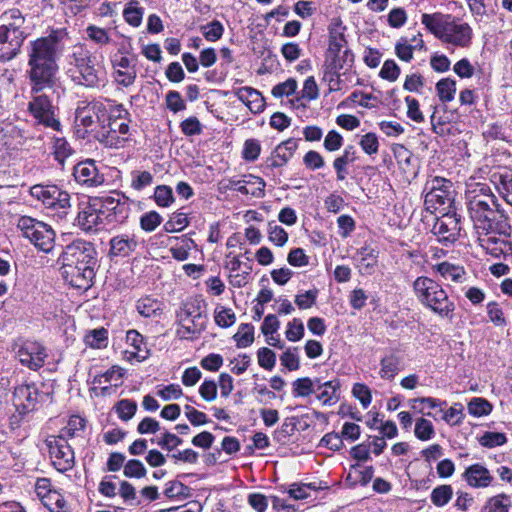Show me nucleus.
Wrapping results in <instances>:
<instances>
[{"label":"nucleus","mask_w":512,"mask_h":512,"mask_svg":"<svg viewBox=\"0 0 512 512\" xmlns=\"http://www.w3.org/2000/svg\"><path fill=\"white\" fill-rule=\"evenodd\" d=\"M465 198L470 218L478 230L499 235H511L509 216L501 208L487 184H469Z\"/></svg>","instance_id":"obj_1"},{"label":"nucleus","mask_w":512,"mask_h":512,"mask_svg":"<svg viewBox=\"0 0 512 512\" xmlns=\"http://www.w3.org/2000/svg\"><path fill=\"white\" fill-rule=\"evenodd\" d=\"M61 275L71 286L87 290L93 284L97 265L96 250L92 243L75 240L61 254Z\"/></svg>","instance_id":"obj_2"},{"label":"nucleus","mask_w":512,"mask_h":512,"mask_svg":"<svg viewBox=\"0 0 512 512\" xmlns=\"http://www.w3.org/2000/svg\"><path fill=\"white\" fill-rule=\"evenodd\" d=\"M417 301L441 318L452 319L456 306L446 290L434 279L419 276L412 284Z\"/></svg>","instance_id":"obj_3"},{"label":"nucleus","mask_w":512,"mask_h":512,"mask_svg":"<svg viewBox=\"0 0 512 512\" xmlns=\"http://www.w3.org/2000/svg\"><path fill=\"white\" fill-rule=\"evenodd\" d=\"M30 195L41 202L49 214L58 221L66 220L71 211V196L57 185L36 184L30 188Z\"/></svg>","instance_id":"obj_4"},{"label":"nucleus","mask_w":512,"mask_h":512,"mask_svg":"<svg viewBox=\"0 0 512 512\" xmlns=\"http://www.w3.org/2000/svg\"><path fill=\"white\" fill-rule=\"evenodd\" d=\"M72 67L69 69L72 80L79 85L95 87L101 80L102 67L88 50L74 47Z\"/></svg>","instance_id":"obj_5"},{"label":"nucleus","mask_w":512,"mask_h":512,"mask_svg":"<svg viewBox=\"0 0 512 512\" xmlns=\"http://www.w3.org/2000/svg\"><path fill=\"white\" fill-rule=\"evenodd\" d=\"M117 114L112 118L111 115L106 123L99 126L94 132V138L107 148H123L128 140L129 125L124 119L127 111L122 105L115 107Z\"/></svg>","instance_id":"obj_6"},{"label":"nucleus","mask_w":512,"mask_h":512,"mask_svg":"<svg viewBox=\"0 0 512 512\" xmlns=\"http://www.w3.org/2000/svg\"><path fill=\"white\" fill-rule=\"evenodd\" d=\"M17 227L36 248L48 253L54 247L55 232L48 224L29 216L19 218Z\"/></svg>","instance_id":"obj_7"},{"label":"nucleus","mask_w":512,"mask_h":512,"mask_svg":"<svg viewBox=\"0 0 512 512\" xmlns=\"http://www.w3.org/2000/svg\"><path fill=\"white\" fill-rule=\"evenodd\" d=\"M327 44L324 69H330L333 73L344 70L345 74L352 67L354 56L347 47L344 34H329Z\"/></svg>","instance_id":"obj_8"},{"label":"nucleus","mask_w":512,"mask_h":512,"mask_svg":"<svg viewBox=\"0 0 512 512\" xmlns=\"http://www.w3.org/2000/svg\"><path fill=\"white\" fill-rule=\"evenodd\" d=\"M29 79L31 82V93L37 94L45 89H50L56 81L58 67L55 61L29 60Z\"/></svg>","instance_id":"obj_9"},{"label":"nucleus","mask_w":512,"mask_h":512,"mask_svg":"<svg viewBox=\"0 0 512 512\" xmlns=\"http://www.w3.org/2000/svg\"><path fill=\"white\" fill-rule=\"evenodd\" d=\"M452 182L442 177H433L428 180L424 187L425 205L427 209H436L437 205L450 204L452 197Z\"/></svg>","instance_id":"obj_10"},{"label":"nucleus","mask_w":512,"mask_h":512,"mask_svg":"<svg viewBox=\"0 0 512 512\" xmlns=\"http://www.w3.org/2000/svg\"><path fill=\"white\" fill-rule=\"evenodd\" d=\"M461 216L455 211L443 214L437 218L433 225L432 233L437 240L445 246L456 242L461 232Z\"/></svg>","instance_id":"obj_11"},{"label":"nucleus","mask_w":512,"mask_h":512,"mask_svg":"<svg viewBox=\"0 0 512 512\" xmlns=\"http://www.w3.org/2000/svg\"><path fill=\"white\" fill-rule=\"evenodd\" d=\"M511 235H499L492 232H479V245L495 258H502L512 262V241Z\"/></svg>","instance_id":"obj_12"},{"label":"nucleus","mask_w":512,"mask_h":512,"mask_svg":"<svg viewBox=\"0 0 512 512\" xmlns=\"http://www.w3.org/2000/svg\"><path fill=\"white\" fill-rule=\"evenodd\" d=\"M77 225L84 231L98 230L106 222L100 197L90 199L79 207Z\"/></svg>","instance_id":"obj_13"},{"label":"nucleus","mask_w":512,"mask_h":512,"mask_svg":"<svg viewBox=\"0 0 512 512\" xmlns=\"http://www.w3.org/2000/svg\"><path fill=\"white\" fill-rule=\"evenodd\" d=\"M28 110L40 124L56 131L60 130L61 123L55 118L53 106L46 94H33Z\"/></svg>","instance_id":"obj_14"},{"label":"nucleus","mask_w":512,"mask_h":512,"mask_svg":"<svg viewBox=\"0 0 512 512\" xmlns=\"http://www.w3.org/2000/svg\"><path fill=\"white\" fill-rule=\"evenodd\" d=\"M48 447L52 464L59 472H66L74 467V451L64 436L49 441Z\"/></svg>","instance_id":"obj_15"},{"label":"nucleus","mask_w":512,"mask_h":512,"mask_svg":"<svg viewBox=\"0 0 512 512\" xmlns=\"http://www.w3.org/2000/svg\"><path fill=\"white\" fill-rule=\"evenodd\" d=\"M107 223H123L130 214L131 208L128 198L119 194L100 197Z\"/></svg>","instance_id":"obj_16"},{"label":"nucleus","mask_w":512,"mask_h":512,"mask_svg":"<svg viewBox=\"0 0 512 512\" xmlns=\"http://www.w3.org/2000/svg\"><path fill=\"white\" fill-rule=\"evenodd\" d=\"M20 363L32 370L40 369L47 358L45 347L36 341H25L16 351Z\"/></svg>","instance_id":"obj_17"},{"label":"nucleus","mask_w":512,"mask_h":512,"mask_svg":"<svg viewBox=\"0 0 512 512\" xmlns=\"http://www.w3.org/2000/svg\"><path fill=\"white\" fill-rule=\"evenodd\" d=\"M45 396L34 384H22L14 389L13 404L19 413L26 414L33 411Z\"/></svg>","instance_id":"obj_18"},{"label":"nucleus","mask_w":512,"mask_h":512,"mask_svg":"<svg viewBox=\"0 0 512 512\" xmlns=\"http://www.w3.org/2000/svg\"><path fill=\"white\" fill-rule=\"evenodd\" d=\"M73 176L75 181L86 188H95L104 183V175L101 174L92 159L82 161L74 166Z\"/></svg>","instance_id":"obj_19"},{"label":"nucleus","mask_w":512,"mask_h":512,"mask_svg":"<svg viewBox=\"0 0 512 512\" xmlns=\"http://www.w3.org/2000/svg\"><path fill=\"white\" fill-rule=\"evenodd\" d=\"M59 48V38L57 34L38 38L32 43V49L29 60L55 61V55Z\"/></svg>","instance_id":"obj_20"},{"label":"nucleus","mask_w":512,"mask_h":512,"mask_svg":"<svg viewBox=\"0 0 512 512\" xmlns=\"http://www.w3.org/2000/svg\"><path fill=\"white\" fill-rule=\"evenodd\" d=\"M421 21L430 32H463L462 27H458L455 24V18L450 14L440 12L433 14L424 13Z\"/></svg>","instance_id":"obj_21"},{"label":"nucleus","mask_w":512,"mask_h":512,"mask_svg":"<svg viewBox=\"0 0 512 512\" xmlns=\"http://www.w3.org/2000/svg\"><path fill=\"white\" fill-rule=\"evenodd\" d=\"M133 62L134 60L127 56H113L114 78L119 85L128 87L135 82L136 69Z\"/></svg>","instance_id":"obj_22"},{"label":"nucleus","mask_w":512,"mask_h":512,"mask_svg":"<svg viewBox=\"0 0 512 512\" xmlns=\"http://www.w3.org/2000/svg\"><path fill=\"white\" fill-rule=\"evenodd\" d=\"M109 255L112 257H127L138 247L135 235L120 234L111 238Z\"/></svg>","instance_id":"obj_23"},{"label":"nucleus","mask_w":512,"mask_h":512,"mask_svg":"<svg viewBox=\"0 0 512 512\" xmlns=\"http://www.w3.org/2000/svg\"><path fill=\"white\" fill-rule=\"evenodd\" d=\"M463 478L469 486L474 488L488 487L493 480L489 470L478 463L467 467L463 473Z\"/></svg>","instance_id":"obj_24"},{"label":"nucleus","mask_w":512,"mask_h":512,"mask_svg":"<svg viewBox=\"0 0 512 512\" xmlns=\"http://www.w3.org/2000/svg\"><path fill=\"white\" fill-rule=\"evenodd\" d=\"M234 95L243 102L251 112L260 113L264 110L265 100L262 94L251 87H240L233 91Z\"/></svg>","instance_id":"obj_25"},{"label":"nucleus","mask_w":512,"mask_h":512,"mask_svg":"<svg viewBox=\"0 0 512 512\" xmlns=\"http://www.w3.org/2000/svg\"><path fill=\"white\" fill-rule=\"evenodd\" d=\"M203 302L198 299H189L182 303L180 310L177 312L178 322H186L190 318H195L196 327L201 328L200 318H207L205 309L202 308Z\"/></svg>","instance_id":"obj_26"},{"label":"nucleus","mask_w":512,"mask_h":512,"mask_svg":"<svg viewBox=\"0 0 512 512\" xmlns=\"http://www.w3.org/2000/svg\"><path fill=\"white\" fill-rule=\"evenodd\" d=\"M23 41L22 34H0V60L13 59L18 54Z\"/></svg>","instance_id":"obj_27"},{"label":"nucleus","mask_w":512,"mask_h":512,"mask_svg":"<svg viewBox=\"0 0 512 512\" xmlns=\"http://www.w3.org/2000/svg\"><path fill=\"white\" fill-rule=\"evenodd\" d=\"M340 388V382L337 379L321 382L320 379H316L315 391H319L317 398L322 401L324 405H333L339 400L338 390Z\"/></svg>","instance_id":"obj_28"},{"label":"nucleus","mask_w":512,"mask_h":512,"mask_svg":"<svg viewBox=\"0 0 512 512\" xmlns=\"http://www.w3.org/2000/svg\"><path fill=\"white\" fill-rule=\"evenodd\" d=\"M86 104L97 120L99 126L106 123L110 115L113 118L117 114V112H115V107L117 105H114L113 102L108 99L93 100L91 102H86Z\"/></svg>","instance_id":"obj_29"},{"label":"nucleus","mask_w":512,"mask_h":512,"mask_svg":"<svg viewBox=\"0 0 512 512\" xmlns=\"http://www.w3.org/2000/svg\"><path fill=\"white\" fill-rule=\"evenodd\" d=\"M126 342L133 350L129 351L131 357L141 362L149 357V349L144 342L143 336L136 330H129L126 334Z\"/></svg>","instance_id":"obj_30"},{"label":"nucleus","mask_w":512,"mask_h":512,"mask_svg":"<svg viewBox=\"0 0 512 512\" xmlns=\"http://www.w3.org/2000/svg\"><path fill=\"white\" fill-rule=\"evenodd\" d=\"M491 180L505 201L512 205V171L493 173Z\"/></svg>","instance_id":"obj_31"},{"label":"nucleus","mask_w":512,"mask_h":512,"mask_svg":"<svg viewBox=\"0 0 512 512\" xmlns=\"http://www.w3.org/2000/svg\"><path fill=\"white\" fill-rule=\"evenodd\" d=\"M433 270L438 272L445 280H451L454 283H462L466 274L462 266L446 261L434 265Z\"/></svg>","instance_id":"obj_32"},{"label":"nucleus","mask_w":512,"mask_h":512,"mask_svg":"<svg viewBox=\"0 0 512 512\" xmlns=\"http://www.w3.org/2000/svg\"><path fill=\"white\" fill-rule=\"evenodd\" d=\"M356 151L352 145L347 146L342 155L335 158L333 167L337 174V180L343 181L348 173L347 165L353 163L356 160Z\"/></svg>","instance_id":"obj_33"},{"label":"nucleus","mask_w":512,"mask_h":512,"mask_svg":"<svg viewBox=\"0 0 512 512\" xmlns=\"http://www.w3.org/2000/svg\"><path fill=\"white\" fill-rule=\"evenodd\" d=\"M163 304L160 300L151 296L141 297L136 302L137 312L146 318L157 316L163 310Z\"/></svg>","instance_id":"obj_34"},{"label":"nucleus","mask_w":512,"mask_h":512,"mask_svg":"<svg viewBox=\"0 0 512 512\" xmlns=\"http://www.w3.org/2000/svg\"><path fill=\"white\" fill-rule=\"evenodd\" d=\"M297 148L298 140L294 138L287 139L286 141H283L277 145V147L274 149L275 157L280 158V161L273 162L272 167L284 166L293 157Z\"/></svg>","instance_id":"obj_35"},{"label":"nucleus","mask_w":512,"mask_h":512,"mask_svg":"<svg viewBox=\"0 0 512 512\" xmlns=\"http://www.w3.org/2000/svg\"><path fill=\"white\" fill-rule=\"evenodd\" d=\"M265 185V181L262 178L252 174L245 175L243 177V187L239 188V192L243 195L262 197Z\"/></svg>","instance_id":"obj_36"},{"label":"nucleus","mask_w":512,"mask_h":512,"mask_svg":"<svg viewBox=\"0 0 512 512\" xmlns=\"http://www.w3.org/2000/svg\"><path fill=\"white\" fill-rule=\"evenodd\" d=\"M199 323L201 324V328L195 326V318H191L188 324H186V322H178V328L176 330L177 337L180 339H193L198 337L206 329L207 318H200Z\"/></svg>","instance_id":"obj_37"},{"label":"nucleus","mask_w":512,"mask_h":512,"mask_svg":"<svg viewBox=\"0 0 512 512\" xmlns=\"http://www.w3.org/2000/svg\"><path fill=\"white\" fill-rule=\"evenodd\" d=\"M1 20L3 24L0 29H4L3 32H16L24 23V17L19 9H10L4 12Z\"/></svg>","instance_id":"obj_38"},{"label":"nucleus","mask_w":512,"mask_h":512,"mask_svg":"<svg viewBox=\"0 0 512 512\" xmlns=\"http://www.w3.org/2000/svg\"><path fill=\"white\" fill-rule=\"evenodd\" d=\"M400 358L394 354L385 356L380 361V377L382 379H392L399 371Z\"/></svg>","instance_id":"obj_39"},{"label":"nucleus","mask_w":512,"mask_h":512,"mask_svg":"<svg viewBox=\"0 0 512 512\" xmlns=\"http://www.w3.org/2000/svg\"><path fill=\"white\" fill-rule=\"evenodd\" d=\"M144 9L139 6V2L136 0L130 1L123 11L124 19L132 27H138L143 18Z\"/></svg>","instance_id":"obj_40"},{"label":"nucleus","mask_w":512,"mask_h":512,"mask_svg":"<svg viewBox=\"0 0 512 512\" xmlns=\"http://www.w3.org/2000/svg\"><path fill=\"white\" fill-rule=\"evenodd\" d=\"M75 122L77 126H83L86 129L92 128L97 122L85 101L80 102L76 108ZM91 131L94 130L91 129Z\"/></svg>","instance_id":"obj_41"},{"label":"nucleus","mask_w":512,"mask_h":512,"mask_svg":"<svg viewBox=\"0 0 512 512\" xmlns=\"http://www.w3.org/2000/svg\"><path fill=\"white\" fill-rule=\"evenodd\" d=\"M233 339L238 348L249 347L254 341V326L249 323H242L234 334Z\"/></svg>","instance_id":"obj_42"},{"label":"nucleus","mask_w":512,"mask_h":512,"mask_svg":"<svg viewBox=\"0 0 512 512\" xmlns=\"http://www.w3.org/2000/svg\"><path fill=\"white\" fill-rule=\"evenodd\" d=\"M73 153V148L65 138L54 137L53 155L59 164L64 165L65 160L69 158Z\"/></svg>","instance_id":"obj_43"},{"label":"nucleus","mask_w":512,"mask_h":512,"mask_svg":"<svg viewBox=\"0 0 512 512\" xmlns=\"http://www.w3.org/2000/svg\"><path fill=\"white\" fill-rule=\"evenodd\" d=\"M512 503L505 494L491 497L483 506L482 512H509Z\"/></svg>","instance_id":"obj_44"},{"label":"nucleus","mask_w":512,"mask_h":512,"mask_svg":"<svg viewBox=\"0 0 512 512\" xmlns=\"http://www.w3.org/2000/svg\"><path fill=\"white\" fill-rule=\"evenodd\" d=\"M436 91L440 101L450 102L456 93V82L449 78L441 79L436 84Z\"/></svg>","instance_id":"obj_45"},{"label":"nucleus","mask_w":512,"mask_h":512,"mask_svg":"<svg viewBox=\"0 0 512 512\" xmlns=\"http://www.w3.org/2000/svg\"><path fill=\"white\" fill-rule=\"evenodd\" d=\"M317 487L313 483H293L290 485L288 494L295 500H304L312 496L317 491Z\"/></svg>","instance_id":"obj_46"},{"label":"nucleus","mask_w":512,"mask_h":512,"mask_svg":"<svg viewBox=\"0 0 512 512\" xmlns=\"http://www.w3.org/2000/svg\"><path fill=\"white\" fill-rule=\"evenodd\" d=\"M453 496V489L451 485L443 484L435 487L431 492V502L437 506L442 507L446 505Z\"/></svg>","instance_id":"obj_47"},{"label":"nucleus","mask_w":512,"mask_h":512,"mask_svg":"<svg viewBox=\"0 0 512 512\" xmlns=\"http://www.w3.org/2000/svg\"><path fill=\"white\" fill-rule=\"evenodd\" d=\"M294 397H307L315 392L316 379L312 380L309 377L298 378L293 384Z\"/></svg>","instance_id":"obj_48"},{"label":"nucleus","mask_w":512,"mask_h":512,"mask_svg":"<svg viewBox=\"0 0 512 512\" xmlns=\"http://www.w3.org/2000/svg\"><path fill=\"white\" fill-rule=\"evenodd\" d=\"M189 224L188 217L185 213L174 212L169 220L164 224L163 228L168 233L179 232L185 229Z\"/></svg>","instance_id":"obj_49"},{"label":"nucleus","mask_w":512,"mask_h":512,"mask_svg":"<svg viewBox=\"0 0 512 512\" xmlns=\"http://www.w3.org/2000/svg\"><path fill=\"white\" fill-rule=\"evenodd\" d=\"M153 178L149 171H132L130 186L136 191H141L153 183Z\"/></svg>","instance_id":"obj_50"},{"label":"nucleus","mask_w":512,"mask_h":512,"mask_svg":"<svg viewBox=\"0 0 512 512\" xmlns=\"http://www.w3.org/2000/svg\"><path fill=\"white\" fill-rule=\"evenodd\" d=\"M108 331L104 328L94 329L86 334L84 341L91 348H102L106 346Z\"/></svg>","instance_id":"obj_51"},{"label":"nucleus","mask_w":512,"mask_h":512,"mask_svg":"<svg viewBox=\"0 0 512 512\" xmlns=\"http://www.w3.org/2000/svg\"><path fill=\"white\" fill-rule=\"evenodd\" d=\"M214 319L218 326L227 328L235 323L236 315L232 309L218 306L214 312Z\"/></svg>","instance_id":"obj_52"},{"label":"nucleus","mask_w":512,"mask_h":512,"mask_svg":"<svg viewBox=\"0 0 512 512\" xmlns=\"http://www.w3.org/2000/svg\"><path fill=\"white\" fill-rule=\"evenodd\" d=\"M468 412L475 416L481 417L488 415L492 411V405L484 398L475 397L468 403Z\"/></svg>","instance_id":"obj_53"},{"label":"nucleus","mask_w":512,"mask_h":512,"mask_svg":"<svg viewBox=\"0 0 512 512\" xmlns=\"http://www.w3.org/2000/svg\"><path fill=\"white\" fill-rule=\"evenodd\" d=\"M43 505L52 512H60L65 507V500L60 492L53 489L41 500Z\"/></svg>","instance_id":"obj_54"},{"label":"nucleus","mask_w":512,"mask_h":512,"mask_svg":"<svg viewBox=\"0 0 512 512\" xmlns=\"http://www.w3.org/2000/svg\"><path fill=\"white\" fill-rule=\"evenodd\" d=\"M118 417L123 421L130 420L137 411V403L130 399H122L115 405Z\"/></svg>","instance_id":"obj_55"},{"label":"nucleus","mask_w":512,"mask_h":512,"mask_svg":"<svg viewBox=\"0 0 512 512\" xmlns=\"http://www.w3.org/2000/svg\"><path fill=\"white\" fill-rule=\"evenodd\" d=\"M414 434L421 441L430 440L435 434L433 424L425 418L417 419Z\"/></svg>","instance_id":"obj_56"},{"label":"nucleus","mask_w":512,"mask_h":512,"mask_svg":"<svg viewBox=\"0 0 512 512\" xmlns=\"http://www.w3.org/2000/svg\"><path fill=\"white\" fill-rule=\"evenodd\" d=\"M152 442L156 443L162 449H165L168 452H171L175 448H177L179 445H181L183 440L180 437H178L177 435L170 433L168 431H165L164 433H162L161 437L157 438L156 440L153 439Z\"/></svg>","instance_id":"obj_57"},{"label":"nucleus","mask_w":512,"mask_h":512,"mask_svg":"<svg viewBox=\"0 0 512 512\" xmlns=\"http://www.w3.org/2000/svg\"><path fill=\"white\" fill-rule=\"evenodd\" d=\"M154 199L161 207L170 206L174 201L172 189L166 185L157 186L154 191Z\"/></svg>","instance_id":"obj_58"},{"label":"nucleus","mask_w":512,"mask_h":512,"mask_svg":"<svg viewBox=\"0 0 512 512\" xmlns=\"http://www.w3.org/2000/svg\"><path fill=\"white\" fill-rule=\"evenodd\" d=\"M269 240L277 246H284L288 241V233L275 222L268 224Z\"/></svg>","instance_id":"obj_59"},{"label":"nucleus","mask_w":512,"mask_h":512,"mask_svg":"<svg viewBox=\"0 0 512 512\" xmlns=\"http://www.w3.org/2000/svg\"><path fill=\"white\" fill-rule=\"evenodd\" d=\"M144 464L137 459H131L124 465V475L129 478H142L146 475Z\"/></svg>","instance_id":"obj_60"},{"label":"nucleus","mask_w":512,"mask_h":512,"mask_svg":"<svg viewBox=\"0 0 512 512\" xmlns=\"http://www.w3.org/2000/svg\"><path fill=\"white\" fill-rule=\"evenodd\" d=\"M359 145L361 149L368 155H374L378 153L379 141L375 133L369 132L363 135L360 139Z\"/></svg>","instance_id":"obj_61"},{"label":"nucleus","mask_w":512,"mask_h":512,"mask_svg":"<svg viewBox=\"0 0 512 512\" xmlns=\"http://www.w3.org/2000/svg\"><path fill=\"white\" fill-rule=\"evenodd\" d=\"M353 396L359 400L363 408H367L372 401V394L369 387L363 383H355L352 388Z\"/></svg>","instance_id":"obj_62"},{"label":"nucleus","mask_w":512,"mask_h":512,"mask_svg":"<svg viewBox=\"0 0 512 512\" xmlns=\"http://www.w3.org/2000/svg\"><path fill=\"white\" fill-rule=\"evenodd\" d=\"M162 222V217L155 211L145 213L140 218V227L146 232L154 231Z\"/></svg>","instance_id":"obj_63"},{"label":"nucleus","mask_w":512,"mask_h":512,"mask_svg":"<svg viewBox=\"0 0 512 512\" xmlns=\"http://www.w3.org/2000/svg\"><path fill=\"white\" fill-rule=\"evenodd\" d=\"M285 335L286 338L292 342H296L302 339L304 336L303 322L298 318H294L292 321L288 323Z\"/></svg>","instance_id":"obj_64"}]
</instances>
